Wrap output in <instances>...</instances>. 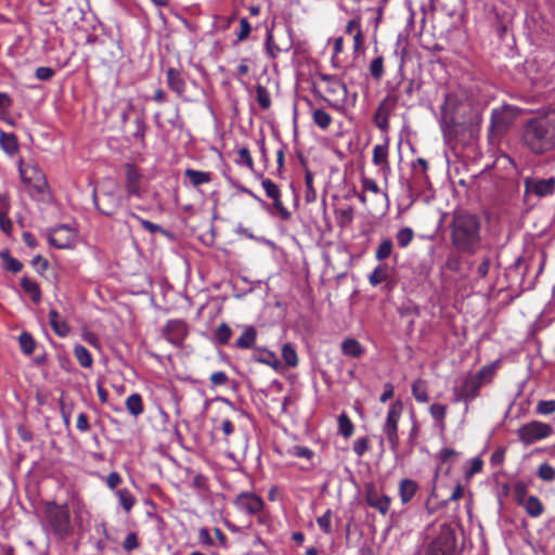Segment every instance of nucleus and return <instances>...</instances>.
<instances>
[{
    "label": "nucleus",
    "mask_w": 555,
    "mask_h": 555,
    "mask_svg": "<svg viewBox=\"0 0 555 555\" xmlns=\"http://www.w3.org/2000/svg\"><path fill=\"white\" fill-rule=\"evenodd\" d=\"M448 228L450 244L456 253L474 256L480 250L482 222L479 216L465 210H455Z\"/></svg>",
    "instance_id": "f257e3e1"
},
{
    "label": "nucleus",
    "mask_w": 555,
    "mask_h": 555,
    "mask_svg": "<svg viewBox=\"0 0 555 555\" xmlns=\"http://www.w3.org/2000/svg\"><path fill=\"white\" fill-rule=\"evenodd\" d=\"M520 142L531 154L540 156L555 149V111L534 116L520 129Z\"/></svg>",
    "instance_id": "f03ea898"
},
{
    "label": "nucleus",
    "mask_w": 555,
    "mask_h": 555,
    "mask_svg": "<svg viewBox=\"0 0 555 555\" xmlns=\"http://www.w3.org/2000/svg\"><path fill=\"white\" fill-rule=\"evenodd\" d=\"M43 528L59 540H65L73 533L70 514L66 504L48 503L44 509Z\"/></svg>",
    "instance_id": "7ed1b4c3"
},
{
    "label": "nucleus",
    "mask_w": 555,
    "mask_h": 555,
    "mask_svg": "<svg viewBox=\"0 0 555 555\" xmlns=\"http://www.w3.org/2000/svg\"><path fill=\"white\" fill-rule=\"evenodd\" d=\"M18 172L24 184L29 188L31 196L44 195L49 185L46 175L37 164H24L21 159L18 162Z\"/></svg>",
    "instance_id": "20e7f679"
},
{
    "label": "nucleus",
    "mask_w": 555,
    "mask_h": 555,
    "mask_svg": "<svg viewBox=\"0 0 555 555\" xmlns=\"http://www.w3.org/2000/svg\"><path fill=\"white\" fill-rule=\"evenodd\" d=\"M402 411L403 404L401 401L392 402L389 405L386 421L383 425V433L386 436L393 454H397L399 449L398 424L402 415Z\"/></svg>",
    "instance_id": "39448f33"
},
{
    "label": "nucleus",
    "mask_w": 555,
    "mask_h": 555,
    "mask_svg": "<svg viewBox=\"0 0 555 555\" xmlns=\"http://www.w3.org/2000/svg\"><path fill=\"white\" fill-rule=\"evenodd\" d=\"M423 555H457L453 530L447 526L441 527L438 535L427 545Z\"/></svg>",
    "instance_id": "423d86ee"
},
{
    "label": "nucleus",
    "mask_w": 555,
    "mask_h": 555,
    "mask_svg": "<svg viewBox=\"0 0 555 555\" xmlns=\"http://www.w3.org/2000/svg\"><path fill=\"white\" fill-rule=\"evenodd\" d=\"M552 434V426L540 421H531L517 429V437L525 446L543 440Z\"/></svg>",
    "instance_id": "0eeeda50"
},
{
    "label": "nucleus",
    "mask_w": 555,
    "mask_h": 555,
    "mask_svg": "<svg viewBox=\"0 0 555 555\" xmlns=\"http://www.w3.org/2000/svg\"><path fill=\"white\" fill-rule=\"evenodd\" d=\"M481 387L482 386L480 383L477 382V379L474 378L470 374H468L454 385V400L456 402H464L465 411H467L468 404L479 396V390Z\"/></svg>",
    "instance_id": "6e6552de"
},
{
    "label": "nucleus",
    "mask_w": 555,
    "mask_h": 555,
    "mask_svg": "<svg viewBox=\"0 0 555 555\" xmlns=\"http://www.w3.org/2000/svg\"><path fill=\"white\" fill-rule=\"evenodd\" d=\"M513 106L505 105L500 108H493L490 119V132L492 135L502 137L512 126L515 118Z\"/></svg>",
    "instance_id": "1a4fd4ad"
},
{
    "label": "nucleus",
    "mask_w": 555,
    "mask_h": 555,
    "mask_svg": "<svg viewBox=\"0 0 555 555\" xmlns=\"http://www.w3.org/2000/svg\"><path fill=\"white\" fill-rule=\"evenodd\" d=\"M235 507L247 515H259L263 509V500L254 492H241L234 500Z\"/></svg>",
    "instance_id": "9d476101"
},
{
    "label": "nucleus",
    "mask_w": 555,
    "mask_h": 555,
    "mask_svg": "<svg viewBox=\"0 0 555 555\" xmlns=\"http://www.w3.org/2000/svg\"><path fill=\"white\" fill-rule=\"evenodd\" d=\"M125 188L128 197H137L142 198L143 190H142V173L140 169L133 164L125 165Z\"/></svg>",
    "instance_id": "9b49d317"
},
{
    "label": "nucleus",
    "mask_w": 555,
    "mask_h": 555,
    "mask_svg": "<svg viewBox=\"0 0 555 555\" xmlns=\"http://www.w3.org/2000/svg\"><path fill=\"white\" fill-rule=\"evenodd\" d=\"M524 184L527 193H533L538 197H545L555 192L554 177L547 179L526 178Z\"/></svg>",
    "instance_id": "f8f14e48"
},
{
    "label": "nucleus",
    "mask_w": 555,
    "mask_h": 555,
    "mask_svg": "<svg viewBox=\"0 0 555 555\" xmlns=\"http://www.w3.org/2000/svg\"><path fill=\"white\" fill-rule=\"evenodd\" d=\"M398 102V96H396L395 94H388L378 105L374 115V121L379 129H387L389 114L396 107V104Z\"/></svg>",
    "instance_id": "ddd939ff"
},
{
    "label": "nucleus",
    "mask_w": 555,
    "mask_h": 555,
    "mask_svg": "<svg viewBox=\"0 0 555 555\" xmlns=\"http://www.w3.org/2000/svg\"><path fill=\"white\" fill-rule=\"evenodd\" d=\"M455 102V96L452 94L446 95L444 102L441 105V119L440 126L444 138L450 135L451 127L454 122L452 106Z\"/></svg>",
    "instance_id": "4468645a"
},
{
    "label": "nucleus",
    "mask_w": 555,
    "mask_h": 555,
    "mask_svg": "<svg viewBox=\"0 0 555 555\" xmlns=\"http://www.w3.org/2000/svg\"><path fill=\"white\" fill-rule=\"evenodd\" d=\"M186 324L181 320H170L166 325V338L171 344L179 346L186 336Z\"/></svg>",
    "instance_id": "2eb2a0df"
},
{
    "label": "nucleus",
    "mask_w": 555,
    "mask_h": 555,
    "mask_svg": "<svg viewBox=\"0 0 555 555\" xmlns=\"http://www.w3.org/2000/svg\"><path fill=\"white\" fill-rule=\"evenodd\" d=\"M49 243L60 249L72 247L73 238L70 236V228L67 225H62L54 229L49 235Z\"/></svg>",
    "instance_id": "dca6fc26"
},
{
    "label": "nucleus",
    "mask_w": 555,
    "mask_h": 555,
    "mask_svg": "<svg viewBox=\"0 0 555 555\" xmlns=\"http://www.w3.org/2000/svg\"><path fill=\"white\" fill-rule=\"evenodd\" d=\"M367 504L377 509L380 514L386 515L390 507V498L385 494H379L377 491H367Z\"/></svg>",
    "instance_id": "f3484780"
},
{
    "label": "nucleus",
    "mask_w": 555,
    "mask_h": 555,
    "mask_svg": "<svg viewBox=\"0 0 555 555\" xmlns=\"http://www.w3.org/2000/svg\"><path fill=\"white\" fill-rule=\"evenodd\" d=\"M520 506H522L528 516L532 518H538L544 513V505L537 495H530Z\"/></svg>",
    "instance_id": "a211bd4d"
},
{
    "label": "nucleus",
    "mask_w": 555,
    "mask_h": 555,
    "mask_svg": "<svg viewBox=\"0 0 555 555\" xmlns=\"http://www.w3.org/2000/svg\"><path fill=\"white\" fill-rule=\"evenodd\" d=\"M417 483L412 479H402L399 485V495L403 504L409 503L417 491Z\"/></svg>",
    "instance_id": "6ab92c4d"
},
{
    "label": "nucleus",
    "mask_w": 555,
    "mask_h": 555,
    "mask_svg": "<svg viewBox=\"0 0 555 555\" xmlns=\"http://www.w3.org/2000/svg\"><path fill=\"white\" fill-rule=\"evenodd\" d=\"M166 74L168 87L177 94H182L185 90V82L180 72L175 68H169Z\"/></svg>",
    "instance_id": "aec40b11"
},
{
    "label": "nucleus",
    "mask_w": 555,
    "mask_h": 555,
    "mask_svg": "<svg viewBox=\"0 0 555 555\" xmlns=\"http://www.w3.org/2000/svg\"><path fill=\"white\" fill-rule=\"evenodd\" d=\"M373 163L379 166L383 171H389L388 165V147L387 145L378 144L373 149Z\"/></svg>",
    "instance_id": "412c9836"
},
{
    "label": "nucleus",
    "mask_w": 555,
    "mask_h": 555,
    "mask_svg": "<svg viewBox=\"0 0 555 555\" xmlns=\"http://www.w3.org/2000/svg\"><path fill=\"white\" fill-rule=\"evenodd\" d=\"M0 146L4 153L13 156L18 151L16 137L13 133H7L0 130Z\"/></svg>",
    "instance_id": "4be33fe9"
},
{
    "label": "nucleus",
    "mask_w": 555,
    "mask_h": 555,
    "mask_svg": "<svg viewBox=\"0 0 555 555\" xmlns=\"http://www.w3.org/2000/svg\"><path fill=\"white\" fill-rule=\"evenodd\" d=\"M341 351L347 357L360 358L364 353V348L357 339L348 338L341 343Z\"/></svg>",
    "instance_id": "5701e85b"
},
{
    "label": "nucleus",
    "mask_w": 555,
    "mask_h": 555,
    "mask_svg": "<svg viewBox=\"0 0 555 555\" xmlns=\"http://www.w3.org/2000/svg\"><path fill=\"white\" fill-rule=\"evenodd\" d=\"M257 331L255 330V327L247 326L236 340L235 346L240 349H249L255 345Z\"/></svg>",
    "instance_id": "b1692460"
},
{
    "label": "nucleus",
    "mask_w": 555,
    "mask_h": 555,
    "mask_svg": "<svg viewBox=\"0 0 555 555\" xmlns=\"http://www.w3.org/2000/svg\"><path fill=\"white\" fill-rule=\"evenodd\" d=\"M115 495L118 498V503L126 513H129L137 502L135 496L127 488L116 490Z\"/></svg>",
    "instance_id": "393cba45"
},
{
    "label": "nucleus",
    "mask_w": 555,
    "mask_h": 555,
    "mask_svg": "<svg viewBox=\"0 0 555 555\" xmlns=\"http://www.w3.org/2000/svg\"><path fill=\"white\" fill-rule=\"evenodd\" d=\"M184 176L190 180L193 186H198L211 181V173L208 171H199L188 168L184 171Z\"/></svg>",
    "instance_id": "a878e982"
},
{
    "label": "nucleus",
    "mask_w": 555,
    "mask_h": 555,
    "mask_svg": "<svg viewBox=\"0 0 555 555\" xmlns=\"http://www.w3.org/2000/svg\"><path fill=\"white\" fill-rule=\"evenodd\" d=\"M49 322L56 335L64 337L69 333L68 325L61 320L59 312L54 309L49 312Z\"/></svg>",
    "instance_id": "bb28decb"
},
{
    "label": "nucleus",
    "mask_w": 555,
    "mask_h": 555,
    "mask_svg": "<svg viewBox=\"0 0 555 555\" xmlns=\"http://www.w3.org/2000/svg\"><path fill=\"white\" fill-rule=\"evenodd\" d=\"M389 278V267L386 263H379L369 275V282L372 286H377Z\"/></svg>",
    "instance_id": "cd10ccee"
},
{
    "label": "nucleus",
    "mask_w": 555,
    "mask_h": 555,
    "mask_svg": "<svg viewBox=\"0 0 555 555\" xmlns=\"http://www.w3.org/2000/svg\"><path fill=\"white\" fill-rule=\"evenodd\" d=\"M126 408L133 417L140 416L144 411L141 395L131 393L128 396L126 399Z\"/></svg>",
    "instance_id": "c85d7f7f"
},
{
    "label": "nucleus",
    "mask_w": 555,
    "mask_h": 555,
    "mask_svg": "<svg viewBox=\"0 0 555 555\" xmlns=\"http://www.w3.org/2000/svg\"><path fill=\"white\" fill-rule=\"evenodd\" d=\"M21 287L23 288V291L28 294L31 298V300L34 302H39L40 299H41V292H40V288H39V285L28 279L27 276H24L22 280H21Z\"/></svg>",
    "instance_id": "c756f323"
},
{
    "label": "nucleus",
    "mask_w": 555,
    "mask_h": 555,
    "mask_svg": "<svg viewBox=\"0 0 555 555\" xmlns=\"http://www.w3.org/2000/svg\"><path fill=\"white\" fill-rule=\"evenodd\" d=\"M412 395L417 402L426 403L429 400L426 380L418 378L412 384Z\"/></svg>",
    "instance_id": "7c9ffc66"
},
{
    "label": "nucleus",
    "mask_w": 555,
    "mask_h": 555,
    "mask_svg": "<svg viewBox=\"0 0 555 555\" xmlns=\"http://www.w3.org/2000/svg\"><path fill=\"white\" fill-rule=\"evenodd\" d=\"M392 249H393L392 241L389 237H386V238L382 240L380 243L378 244V246L375 250V258L378 261H384L391 256Z\"/></svg>",
    "instance_id": "2f4dec72"
},
{
    "label": "nucleus",
    "mask_w": 555,
    "mask_h": 555,
    "mask_svg": "<svg viewBox=\"0 0 555 555\" xmlns=\"http://www.w3.org/2000/svg\"><path fill=\"white\" fill-rule=\"evenodd\" d=\"M337 225L340 228H346L350 225L353 221V209L352 207L339 208L335 211Z\"/></svg>",
    "instance_id": "473e14b6"
},
{
    "label": "nucleus",
    "mask_w": 555,
    "mask_h": 555,
    "mask_svg": "<svg viewBox=\"0 0 555 555\" xmlns=\"http://www.w3.org/2000/svg\"><path fill=\"white\" fill-rule=\"evenodd\" d=\"M282 358L285 364L289 367H295L298 364V357L293 344L286 343L282 347Z\"/></svg>",
    "instance_id": "72a5a7b5"
},
{
    "label": "nucleus",
    "mask_w": 555,
    "mask_h": 555,
    "mask_svg": "<svg viewBox=\"0 0 555 555\" xmlns=\"http://www.w3.org/2000/svg\"><path fill=\"white\" fill-rule=\"evenodd\" d=\"M255 360L257 362L267 364L271 367L276 369L280 365L279 359L276 354L269 350H258V352L255 354Z\"/></svg>",
    "instance_id": "f704fd0d"
},
{
    "label": "nucleus",
    "mask_w": 555,
    "mask_h": 555,
    "mask_svg": "<svg viewBox=\"0 0 555 555\" xmlns=\"http://www.w3.org/2000/svg\"><path fill=\"white\" fill-rule=\"evenodd\" d=\"M74 356L82 367H90L92 365L93 360L91 353L85 346L76 345Z\"/></svg>",
    "instance_id": "c9c22d12"
},
{
    "label": "nucleus",
    "mask_w": 555,
    "mask_h": 555,
    "mask_svg": "<svg viewBox=\"0 0 555 555\" xmlns=\"http://www.w3.org/2000/svg\"><path fill=\"white\" fill-rule=\"evenodd\" d=\"M420 89V85L412 79L404 81V89L400 95H397L399 101L402 102L403 105H406L410 100H412L415 91Z\"/></svg>",
    "instance_id": "e433bc0d"
},
{
    "label": "nucleus",
    "mask_w": 555,
    "mask_h": 555,
    "mask_svg": "<svg viewBox=\"0 0 555 555\" xmlns=\"http://www.w3.org/2000/svg\"><path fill=\"white\" fill-rule=\"evenodd\" d=\"M18 344L21 350L27 356L31 354L35 351L36 341L34 337L27 332H23L18 336Z\"/></svg>",
    "instance_id": "4c0bfd02"
},
{
    "label": "nucleus",
    "mask_w": 555,
    "mask_h": 555,
    "mask_svg": "<svg viewBox=\"0 0 555 555\" xmlns=\"http://www.w3.org/2000/svg\"><path fill=\"white\" fill-rule=\"evenodd\" d=\"M337 421L339 434L345 438H349L353 434L354 427L348 415L341 413Z\"/></svg>",
    "instance_id": "58836bf2"
},
{
    "label": "nucleus",
    "mask_w": 555,
    "mask_h": 555,
    "mask_svg": "<svg viewBox=\"0 0 555 555\" xmlns=\"http://www.w3.org/2000/svg\"><path fill=\"white\" fill-rule=\"evenodd\" d=\"M413 238H414V231L409 227H404V228L400 229L396 234L397 243H398L399 247H401V248L408 247L411 244V242L413 241Z\"/></svg>",
    "instance_id": "ea45409f"
},
{
    "label": "nucleus",
    "mask_w": 555,
    "mask_h": 555,
    "mask_svg": "<svg viewBox=\"0 0 555 555\" xmlns=\"http://www.w3.org/2000/svg\"><path fill=\"white\" fill-rule=\"evenodd\" d=\"M256 100L262 109H268L271 106L270 92L264 86H256Z\"/></svg>",
    "instance_id": "a19ab883"
},
{
    "label": "nucleus",
    "mask_w": 555,
    "mask_h": 555,
    "mask_svg": "<svg viewBox=\"0 0 555 555\" xmlns=\"http://www.w3.org/2000/svg\"><path fill=\"white\" fill-rule=\"evenodd\" d=\"M312 118H313L314 124L323 130L327 129L332 122L331 115L321 108L315 109L313 112Z\"/></svg>",
    "instance_id": "79ce46f5"
},
{
    "label": "nucleus",
    "mask_w": 555,
    "mask_h": 555,
    "mask_svg": "<svg viewBox=\"0 0 555 555\" xmlns=\"http://www.w3.org/2000/svg\"><path fill=\"white\" fill-rule=\"evenodd\" d=\"M266 51L271 59H275L278 54L281 52V49L273 40L272 28L270 27H267L266 31Z\"/></svg>",
    "instance_id": "37998d69"
},
{
    "label": "nucleus",
    "mask_w": 555,
    "mask_h": 555,
    "mask_svg": "<svg viewBox=\"0 0 555 555\" xmlns=\"http://www.w3.org/2000/svg\"><path fill=\"white\" fill-rule=\"evenodd\" d=\"M370 74L375 80H380L384 76V59L383 56H377L374 60L371 61L370 66Z\"/></svg>",
    "instance_id": "c03bdc74"
},
{
    "label": "nucleus",
    "mask_w": 555,
    "mask_h": 555,
    "mask_svg": "<svg viewBox=\"0 0 555 555\" xmlns=\"http://www.w3.org/2000/svg\"><path fill=\"white\" fill-rule=\"evenodd\" d=\"M537 476L543 481L551 482L555 480V468L544 462L538 467Z\"/></svg>",
    "instance_id": "a18cd8bd"
},
{
    "label": "nucleus",
    "mask_w": 555,
    "mask_h": 555,
    "mask_svg": "<svg viewBox=\"0 0 555 555\" xmlns=\"http://www.w3.org/2000/svg\"><path fill=\"white\" fill-rule=\"evenodd\" d=\"M462 254H449L446 259V268L451 272L459 273L463 266Z\"/></svg>",
    "instance_id": "49530a36"
},
{
    "label": "nucleus",
    "mask_w": 555,
    "mask_h": 555,
    "mask_svg": "<svg viewBox=\"0 0 555 555\" xmlns=\"http://www.w3.org/2000/svg\"><path fill=\"white\" fill-rule=\"evenodd\" d=\"M232 330L225 324H220L215 331V338L221 345H227L231 338Z\"/></svg>",
    "instance_id": "de8ad7c7"
},
{
    "label": "nucleus",
    "mask_w": 555,
    "mask_h": 555,
    "mask_svg": "<svg viewBox=\"0 0 555 555\" xmlns=\"http://www.w3.org/2000/svg\"><path fill=\"white\" fill-rule=\"evenodd\" d=\"M261 185L266 192V195L271 199H276V197H281V191L276 183H274L271 179L264 178L261 181Z\"/></svg>",
    "instance_id": "09e8293b"
},
{
    "label": "nucleus",
    "mask_w": 555,
    "mask_h": 555,
    "mask_svg": "<svg viewBox=\"0 0 555 555\" xmlns=\"http://www.w3.org/2000/svg\"><path fill=\"white\" fill-rule=\"evenodd\" d=\"M235 163L240 166H246L249 169H253L254 162L250 155V152L247 147H241L237 151V158L235 159Z\"/></svg>",
    "instance_id": "8fccbe9b"
},
{
    "label": "nucleus",
    "mask_w": 555,
    "mask_h": 555,
    "mask_svg": "<svg viewBox=\"0 0 555 555\" xmlns=\"http://www.w3.org/2000/svg\"><path fill=\"white\" fill-rule=\"evenodd\" d=\"M494 372V367L492 365H486L481 367L477 373L470 374L480 385H485L490 382Z\"/></svg>",
    "instance_id": "3c124183"
},
{
    "label": "nucleus",
    "mask_w": 555,
    "mask_h": 555,
    "mask_svg": "<svg viewBox=\"0 0 555 555\" xmlns=\"http://www.w3.org/2000/svg\"><path fill=\"white\" fill-rule=\"evenodd\" d=\"M535 412L540 415H550L555 413V400H541L535 406Z\"/></svg>",
    "instance_id": "603ef678"
},
{
    "label": "nucleus",
    "mask_w": 555,
    "mask_h": 555,
    "mask_svg": "<svg viewBox=\"0 0 555 555\" xmlns=\"http://www.w3.org/2000/svg\"><path fill=\"white\" fill-rule=\"evenodd\" d=\"M135 130L132 133V135L140 140L142 143L144 142L145 131H146V124L144 120V117L139 115L134 119Z\"/></svg>",
    "instance_id": "864d4df0"
},
{
    "label": "nucleus",
    "mask_w": 555,
    "mask_h": 555,
    "mask_svg": "<svg viewBox=\"0 0 555 555\" xmlns=\"http://www.w3.org/2000/svg\"><path fill=\"white\" fill-rule=\"evenodd\" d=\"M332 511L327 509L322 516L318 517L317 524L324 533L332 532Z\"/></svg>",
    "instance_id": "5fc2aeb1"
},
{
    "label": "nucleus",
    "mask_w": 555,
    "mask_h": 555,
    "mask_svg": "<svg viewBox=\"0 0 555 555\" xmlns=\"http://www.w3.org/2000/svg\"><path fill=\"white\" fill-rule=\"evenodd\" d=\"M429 412L435 421L442 423L447 414V406L440 403H434L430 405Z\"/></svg>",
    "instance_id": "6e6d98bb"
},
{
    "label": "nucleus",
    "mask_w": 555,
    "mask_h": 555,
    "mask_svg": "<svg viewBox=\"0 0 555 555\" xmlns=\"http://www.w3.org/2000/svg\"><path fill=\"white\" fill-rule=\"evenodd\" d=\"M251 31V25L246 17L240 20V30L236 34V40L242 42L248 38Z\"/></svg>",
    "instance_id": "4d7b16f0"
},
{
    "label": "nucleus",
    "mask_w": 555,
    "mask_h": 555,
    "mask_svg": "<svg viewBox=\"0 0 555 555\" xmlns=\"http://www.w3.org/2000/svg\"><path fill=\"white\" fill-rule=\"evenodd\" d=\"M312 181H313V178H312L311 172H309V171L306 172L305 182L307 185V190H306L305 198H306V202H308V203H312L317 198V192L312 186Z\"/></svg>",
    "instance_id": "13d9d810"
},
{
    "label": "nucleus",
    "mask_w": 555,
    "mask_h": 555,
    "mask_svg": "<svg viewBox=\"0 0 555 555\" xmlns=\"http://www.w3.org/2000/svg\"><path fill=\"white\" fill-rule=\"evenodd\" d=\"M273 201V209L276 211V215L282 219V220H289L291 217H292V214L291 211L283 205V203L281 202V197H276V199H272Z\"/></svg>",
    "instance_id": "bf43d9fd"
},
{
    "label": "nucleus",
    "mask_w": 555,
    "mask_h": 555,
    "mask_svg": "<svg viewBox=\"0 0 555 555\" xmlns=\"http://www.w3.org/2000/svg\"><path fill=\"white\" fill-rule=\"evenodd\" d=\"M514 493H515V500L518 505H521L522 502L526 501V499L530 498V495L527 492V487L521 482L516 483Z\"/></svg>",
    "instance_id": "052dcab7"
},
{
    "label": "nucleus",
    "mask_w": 555,
    "mask_h": 555,
    "mask_svg": "<svg viewBox=\"0 0 555 555\" xmlns=\"http://www.w3.org/2000/svg\"><path fill=\"white\" fill-rule=\"evenodd\" d=\"M492 260L489 256H485L481 262L478 264L476 272L479 279H483L488 275Z\"/></svg>",
    "instance_id": "680f3d73"
},
{
    "label": "nucleus",
    "mask_w": 555,
    "mask_h": 555,
    "mask_svg": "<svg viewBox=\"0 0 555 555\" xmlns=\"http://www.w3.org/2000/svg\"><path fill=\"white\" fill-rule=\"evenodd\" d=\"M139 546V540L134 532H130L127 534L122 542V547L126 552H131Z\"/></svg>",
    "instance_id": "e2e57ef3"
},
{
    "label": "nucleus",
    "mask_w": 555,
    "mask_h": 555,
    "mask_svg": "<svg viewBox=\"0 0 555 555\" xmlns=\"http://www.w3.org/2000/svg\"><path fill=\"white\" fill-rule=\"evenodd\" d=\"M369 449V440L367 438L363 437V438H358L354 442H353V446H352V450L353 452L358 455V456H362Z\"/></svg>",
    "instance_id": "0e129e2a"
},
{
    "label": "nucleus",
    "mask_w": 555,
    "mask_h": 555,
    "mask_svg": "<svg viewBox=\"0 0 555 555\" xmlns=\"http://www.w3.org/2000/svg\"><path fill=\"white\" fill-rule=\"evenodd\" d=\"M54 75V69H52L51 67H47V66H41V67H38L35 72V76L37 79L39 80H42V81H47L49 79H51Z\"/></svg>",
    "instance_id": "69168bd1"
},
{
    "label": "nucleus",
    "mask_w": 555,
    "mask_h": 555,
    "mask_svg": "<svg viewBox=\"0 0 555 555\" xmlns=\"http://www.w3.org/2000/svg\"><path fill=\"white\" fill-rule=\"evenodd\" d=\"M228 380H229L228 375L224 372H221V371L214 372L210 375V383L212 384V386L225 385L228 383Z\"/></svg>",
    "instance_id": "338daca9"
},
{
    "label": "nucleus",
    "mask_w": 555,
    "mask_h": 555,
    "mask_svg": "<svg viewBox=\"0 0 555 555\" xmlns=\"http://www.w3.org/2000/svg\"><path fill=\"white\" fill-rule=\"evenodd\" d=\"M76 427L81 433H86L90 429L89 418L86 413H80L77 416Z\"/></svg>",
    "instance_id": "774afa93"
}]
</instances>
